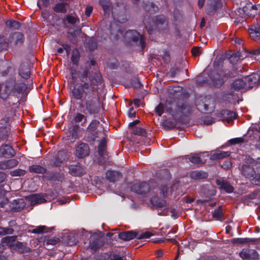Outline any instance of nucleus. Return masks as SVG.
<instances>
[{
	"label": "nucleus",
	"instance_id": "nucleus-22",
	"mask_svg": "<svg viewBox=\"0 0 260 260\" xmlns=\"http://www.w3.org/2000/svg\"><path fill=\"white\" fill-rule=\"evenodd\" d=\"M208 174L202 170H194L191 171L189 177L193 180H202L208 178Z\"/></svg>",
	"mask_w": 260,
	"mask_h": 260
},
{
	"label": "nucleus",
	"instance_id": "nucleus-26",
	"mask_svg": "<svg viewBox=\"0 0 260 260\" xmlns=\"http://www.w3.org/2000/svg\"><path fill=\"white\" fill-rule=\"evenodd\" d=\"M11 211L18 212L22 210L25 206V203L22 199L15 200L12 203Z\"/></svg>",
	"mask_w": 260,
	"mask_h": 260
},
{
	"label": "nucleus",
	"instance_id": "nucleus-58",
	"mask_svg": "<svg viewBox=\"0 0 260 260\" xmlns=\"http://www.w3.org/2000/svg\"><path fill=\"white\" fill-rule=\"evenodd\" d=\"M201 48L199 46L193 47L191 50L192 55L193 57L199 56L202 54Z\"/></svg>",
	"mask_w": 260,
	"mask_h": 260
},
{
	"label": "nucleus",
	"instance_id": "nucleus-10",
	"mask_svg": "<svg viewBox=\"0 0 260 260\" xmlns=\"http://www.w3.org/2000/svg\"><path fill=\"white\" fill-rule=\"evenodd\" d=\"M25 40L24 35L20 32H14L9 35L8 38L9 45L15 46H21L24 43Z\"/></svg>",
	"mask_w": 260,
	"mask_h": 260
},
{
	"label": "nucleus",
	"instance_id": "nucleus-62",
	"mask_svg": "<svg viewBox=\"0 0 260 260\" xmlns=\"http://www.w3.org/2000/svg\"><path fill=\"white\" fill-rule=\"evenodd\" d=\"M153 234L150 232L147 231L144 233H141L139 235L138 234L137 239H148Z\"/></svg>",
	"mask_w": 260,
	"mask_h": 260
},
{
	"label": "nucleus",
	"instance_id": "nucleus-18",
	"mask_svg": "<svg viewBox=\"0 0 260 260\" xmlns=\"http://www.w3.org/2000/svg\"><path fill=\"white\" fill-rule=\"evenodd\" d=\"M215 182L219 186V188L220 190H223L228 193H232L234 191V187L226 180L216 179Z\"/></svg>",
	"mask_w": 260,
	"mask_h": 260
},
{
	"label": "nucleus",
	"instance_id": "nucleus-3",
	"mask_svg": "<svg viewBox=\"0 0 260 260\" xmlns=\"http://www.w3.org/2000/svg\"><path fill=\"white\" fill-rule=\"evenodd\" d=\"M147 19H150L149 17H145L143 23L149 34H154L157 31L160 32H165L168 31V22L165 16H156L155 19L152 20V25L147 21Z\"/></svg>",
	"mask_w": 260,
	"mask_h": 260
},
{
	"label": "nucleus",
	"instance_id": "nucleus-46",
	"mask_svg": "<svg viewBox=\"0 0 260 260\" xmlns=\"http://www.w3.org/2000/svg\"><path fill=\"white\" fill-rule=\"evenodd\" d=\"M26 173V170L17 169L10 171V175L12 177H20L24 176Z\"/></svg>",
	"mask_w": 260,
	"mask_h": 260
},
{
	"label": "nucleus",
	"instance_id": "nucleus-32",
	"mask_svg": "<svg viewBox=\"0 0 260 260\" xmlns=\"http://www.w3.org/2000/svg\"><path fill=\"white\" fill-rule=\"evenodd\" d=\"M107 141L105 138H103L98 146V153L101 157L104 156L106 153Z\"/></svg>",
	"mask_w": 260,
	"mask_h": 260
},
{
	"label": "nucleus",
	"instance_id": "nucleus-12",
	"mask_svg": "<svg viewBox=\"0 0 260 260\" xmlns=\"http://www.w3.org/2000/svg\"><path fill=\"white\" fill-rule=\"evenodd\" d=\"M90 149L88 145L84 143H80L76 147L75 155L80 158L85 157L89 155Z\"/></svg>",
	"mask_w": 260,
	"mask_h": 260
},
{
	"label": "nucleus",
	"instance_id": "nucleus-44",
	"mask_svg": "<svg viewBox=\"0 0 260 260\" xmlns=\"http://www.w3.org/2000/svg\"><path fill=\"white\" fill-rule=\"evenodd\" d=\"M189 161L196 165H200L203 164L202 159H201L199 154L195 153L192 156L188 157Z\"/></svg>",
	"mask_w": 260,
	"mask_h": 260
},
{
	"label": "nucleus",
	"instance_id": "nucleus-7",
	"mask_svg": "<svg viewBox=\"0 0 260 260\" xmlns=\"http://www.w3.org/2000/svg\"><path fill=\"white\" fill-rule=\"evenodd\" d=\"M99 4L102 7L105 14L109 15L112 12L114 19L116 20L118 22L122 23L126 20V18L121 19L119 17L114 14V12L112 11V3L110 0H100L99 1Z\"/></svg>",
	"mask_w": 260,
	"mask_h": 260
},
{
	"label": "nucleus",
	"instance_id": "nucleus-52",
	"mask_svg": "<svg viewBox=\"0 0 260 260\" xmlns=\"http://www.w3.org/2000/svg\"><path fill=\"white\" fill-rule=\"evenodd\" d=\"M165 109H166V105L160 103L154 109L155 113L158 116H161L164 113Z\"/></svg>",
	"mask_w": 260,
	"mask_h": 260
},
{
	"label": "nucleus",
	"instance_id": "nucleus-4",
	"mask_svg": "<svg viewBox=\"0 0 260 260\" xmlns=\"http://www.w3.org/2000/svg\"><path fill=\"white\" fill-rule=\"evenodd\" d=\"M178 98L179 86H170L168 89V96L166 101V109L169 111H170L172 108L179 109Z\"/></svg>",
	"mask_w": 260,
	"mask_h": 260
},
{
	"label": "nucleus",
	"instance_id": "nucleus-9",
	"mask_svg": "<svg viewBox=\"0 0 260 260\" xmlns=\"http://www.w3.org/2000/svg\"><path fill=\"white\" fill-rule=\"evenodd\" d=\"M240 256L244 260H258L259 255L253 249L244 248L239 253Z\"/></svg>",
	"mask_w": 260,
	"mask_h": 260
},
{
	"label": "nucleus",
	"instance_id": "nucleus-14",
	"mask_svg": "<svg viewBox=\"0 0 260 260\" xmlns=\"http://www.w3.org/2000/svg\"><path fill=\"white\" fill-rule=\"evenodd\" d=\"M16 155L14 148L8 144L3 145L0 147V156L5 158H12Z\"/></svg>",
	"mask_w": 260,
	"mask_h": 260
},
{
	"label": "nucleus",
	"instance_id": "nucleus-43",
	"mask_svg": "<svg viewBox=\"0 0 260 260\" xmlns=\"http://www.w3.org/2000/svg\"><path fill=\"white\" fill-rule=\"evenodd\" d=\"M99 124V121L96 119L92 120L87 127V131L89 133L96 131Z\"/></svg>",
	"mask_w": 260,
	"mask_h": 260
},
{
	"label": "nucleus",
	"instance_id": "nucleus-13",
	"mask_svg": "<svg viewBox=\"0 0 260 260\" xmlns=\"http://www.w3.org/2000/svg\"><path fill=\"white\" fill-rule=\"evenodd\" d=\"M191 112V108L189 106H186L183 104L180 105V114L181 113L182 114H180V124L182 123L183 124H188L189 121V115Z\"/></svg>",
	"mask_w": 260,
	"mask_h": 260
},
{
	"label": "nucleus",
	"instance_id": "nucleus-63",
	"mask_svg": "<svg viewBox=\"0 0 260 260\" xmlns=\"http://www.w3.org/2000/svg\"><path fill=\"white\" fill-rule=\"evenodd\" d=\"M60 154L61 153H58L57 155L55 157V160L53 162V166L55 167L60 166L63 161V160L59 157Z\"/></svg>",
	"mask_w": 260,
	"mask_h": 260
},
{
	"label": "nucleus",
	"instance_id": "nucleus-45",
	"mask_svg": "<svg viewBox=\"0 0 260 260\" xmlns=\"http://www.w3.org/2000/svg\"><path fill=\"white\" fill-rule=\"evenodd\" d=\"M6 24L10 28L18 29L21 26V23L14 20H9L6 21Z\"/></svg>",
	"mask_w": 260,
	"mask_h": 260
},
{
	"label": "nucleus",
	"instance_id": "nucleus-23",
	"mask_svg": "<svg viewBox=\"0 0 260 260\" xmlns=\"http://www.w3.org/2000/svg\"><path fill=\"white\" fill-rule=\"evenodd\" d=\"M221 117L226 120L229 122L236 119L237 114L236 112L228 109H223L219 113Z\"/></svg>",
	"mask_w": 260,
	"mask_h": 260
},
{
	"label": "nucleus",
	"instance_id": "nucleus-2",
	"mask_svg": "<svg viewBox=\"0 0 260 260\" xmlns=\"http://www.w3.org/2000/svg\"><path fill=\"white\" fill-rule=\"evenodd\" d=\"M27 88L23 82H17L15 78H11L0 83V98L5 101L4 105L8 113V119L12 118L19 108L20 95Z\"/></svg>",
	"mask_w": 260,
	"mask_h": 260
},
{
	"label": "nucleus",
	"instance_id": "nucleus-36",
	"mask_svg": "<svg viewBox=\"0 0 260 260\" xmlns=\"http://www.w3.org/2000/svg\"><path fill=\"white\" fill-rule=\"evenodd\" d=\"M188 63L186 59H182L180 61V74L181 73H185L186 77H183V80H186L188 77Z\"/></svg>",
	"mask_w": 260,
	"mask_h": 260
},
{
	"label": "nucleus",
	"instance_id": "nucleus-40",
	"mask_svg": "<svg viewBox=\"0 0 260 260\" xmlns=\"http://www.w3.org/2000/svg\"><path fill=\"white\" fill-rule=\"evenodd\" d=\"M52 228H49L45 225H40L37 226L35 229L32 230V233L34 234H43L50 232L52 231Z\"/></svg>",
	"mask_w": 260,
	"mask_h": 260
},
{
	"label": "nucleus",
	"instance_id": "nucleus-20",
	"mask_svg": "<svg viewBox=\"0 0 260 260\" xmlns=\"http://www.w3.org/2000/svg\"><path fill=\"white\" fill-rule=\"evenodd\" d=\"M244 79L246 80V82H247V88H252L258 84L260 77L259 74L253 73L249 76L245 77Z\"/></svg>",
	"mask_w": 260,
	"mask_h": 260
},
{
	"label": "nucleus",
	"instance_id": "nucleus-1",
	"mask_svg": "<svg viewBox=\"0 0 260 260\" xmlns=\"http://www.w3.org/2000/svg\"><path fill=\"white\" fill-rule=\"evenodd\" d=\"M69 70L72 80L75 82L79 78L80 81L72 89L71 98L76 100H84L85 109L89 114L95 115L103 111V103L95 93L98 87L103 82L101 74L96 72L89 75L87 68L82 71L75 68H70Z\"/></svg>",
	"mask_w": 260,
	"mask_h": 260
},
{
	"label": "nucleus",
	"instance_id": "nucleus-19",
	"mask_svg": "<svg viewBox=\"0 0 260 260\" xmlns=\"http://www.w3.org/2000/svg\"><path fill=\"white\" fill-rule=\"evenodd\" d=\"M122 177V174L118 171L108 170L106 172V178L110 182L114 183Z\"/></svg>",
	"mask_w": 260,
	"mask_h": 260
},
{
	"label": "nucleus",
	"instance_id": "nucleus-54",
	"mask_svg": "<svg viewBox=\"0 0 260 260\" xmlns=\"http://www.w3.org/2000/svg\"><path fill=\"white\" fill-rule=\"evenodd\" d=\"M133 133L136 135L145 136L147 134L146 130L143 128L137 127L134 130Z\"/></svg>",
	"mask_w": 260,
	"mask_h": 260
},
{
	"label": "nucleus",
	"instance_id": "nucleus-37",
	"mask_svg": "<svg viewBox=\"0 0 260 260\" xmlns=\"http://www.w3.org/2000/svg\"><path fill=\"white\" fill-rule=\"evenodd\" d=\"M143 9L149 13L153 14L156 12L158 8L153 3L147 2L143 5Z\"/></svg>",
	"mask_w": 260,
	"mask_h": 260
},
{
	"label": "nucleus",
	"instance_id": "nucleus-30",
	"mask_svg": "<svg viewBox=\"0 0 260 260\" xmlns=\"http://www.w3.org/2000/svg\"><path fill=\"white\" fill-rule=\"evenodd\" d=\"M29 172L36 174H44L47 173V169L40 165H31L28 168Z\"/></svg>",
	"mask_w": 260,
	"mask_h": 260
},
{
	"label": "nucleus",
	"instance_id": "nucleus-28",
	"mask_svg": "<svg viewBox=\"0 0 260 260\" xmlns=\"http://www.w3.org/2000/svg\"><path fill=\"white\" fill-rule=\"evenodd\" d=\"M242 173L245 177L251 178L255 175V172L253 167L249 165H244L242 167Z\"/></svg>",
	"mask_w": 260,
	"mask_h": 260
},
{
	"label": "nucleus",
	"instance_id": "nucleus-25",
	"mask_svg": "<svg viewBox=\"0 0 260 260\" xmlns=\"http://www.w3.org/2000/svg\"><path fill=\"white\" fill-rule=\"evenodd\" d=\"M18 164V161L16 159L0 161V169L2 170L11 169L17 166Z\"/></svg>",
	"mask_w": 260,
	"mask_h": 260
},
{
	"label": "nucleus",
	"instance_id": "nucleus-11",
	"mask_svg": "<svg viewBox=\"0 0 260 260\" xmlns=\"http://www.w3.org/2000/svg\"><path fill=\"white\" fill-rule=\"evenodd\" d=\"M132 191L138 194H143L148 193L150 190V187L148 183L143 182L133 185L131 187Z\"/></svg>",
	"mask_w": 260,
	"mask_h": 260
},
{
	"label": "nucleus",
	"instance_id": "nucleus-59",
	"mask_svg": "<svg viewBox=\"0 0 260 260\" xmlns=\"http://www.w3.org/2000/svg\"><path fill=\"white\" fill-rule=\"evenodd\" d=\"M14 232V230L12 228H5L0 227V235H5L7 234H12Z\"/></svg>",
	"mask_w": 260,
	"mask_h": 260
},
{
	"label": "nucleus",
	"instance_id": "nucleus-17",
	"mask_svg": "<svg viewBox=\"0 0 260 260\" xmlns=\"http://www.w3.org/2000/svg\"><path fill=\"white\" fill-rule=\"evenodd\" d=\"M28 200L31 206L46 202V197L42 194H32L28 197Z\"/></svg>",
	"mask_w": 260,
	"mask_h": 260
},
{
	"label": "nucleus",
	"instance_id": "nucleus-8",
	"mask_svg": "<svg viewBox=\"0 0 260 260\" xmlns=\"http://www.w3.org/2000/svg\"><path fill=\"white\" fill-rule=\"evenodd\" d=\"M104 243L102 237L97 234L91 235L89 238V247L93 252L102 247Z\"/></svg>",
	"mask_w": 260,
	"mask_h": 260
},
{
	"label": "nucleus",
	"instance_id": "nucleus-6",
	"mask_svg": "<svg viewBox=\"0 0 260 260\" xmlns=\"http://www.w3.org/2000/svg\"><path fill=\"white\" fill-rule=\"evenodd\" d=\"M124 37L127 42H138L139 45L142 49H143L145 47L146 43L143 36L140 35L136 30H128L126 31Z\"/></svg>",
	"mask_w": 260,
	"mask_h": 260
},
{
	"label": "nucleus",
	"instance_id": "nucleus-27",
	"mask_svg": "<svg viewBox=\"0 0 260 260\" xmlns=\"http://www.w3.org/2000/svg\"><path fill=\"white\" fill-rule=\"evenodd\" d=\"M246 87L247 88V82L244 78L236 79L231 84V88L235 90L238 91Z\"/></svg>",
	"mask_w": 260,
	"mask_h": 260
},
{
	"label": "nucleus",
	"instance_id": "nucleus-50",
	"mask_svg": "<svg viewBox=\"0 0 260 260\" xmlns=\"http://www.w3.org/2000/svg\"><path fill=\"white\" fill-rule=\"evenodd\" d=\"M10 132L6 127L0 128V139L3 140H7Z\"/></svg>",
	"mask_w": 260,
	"mask_h": 260
},
{
	"label": "nucleus",
	"instance_id": "nucleus-39",
	"mask_svg": "<svg viewBox=\"0 0 260 260\" xmlns=\"http://www.w3.org/2000/svg\"><path fill=\"white\" fill-rule=\"evenodd\" d=\"M80 57V55L78 49L77 48L74 49L71 57L72 63L76 66H78Z\"/></svg>",
	"mask_w": 260,
	"mask_h": 260
},
{
	"label": "nucleus",
	"instance_id": "nucleus-42",
	"mask_svg": "<svg viewBox=\"0 0 260 260\" xmlns=\"http://www.w3.org/2000/svg\"><path fill=\"white\" fill-rule=\"evenodd\" d=\"M80 136L79 127L78 126H73L70 133V137L75 140L79 138Z\"/></svg>",
	"mask_w": 260,
	"mask_h": 260
},
{
	"label": "nucleus",
	"instance_id": "nucleus-56",
	"mask_svg": "<svg viewBox=\"0 0 260 260\" xmlns=\"http://www.w3.org/2000/svg\"><path fill=\"white\" fill-rule=\"evenodd\" d=\"M66 19L68 22L70 24L74 25L79 22V18L72 16L70 15H68L66 17Z\"/></svg>",
	"mask_w": 260,
	"mask_h": 260
},
{
	"label": "nucleus",
	"instance_id": "nucleus-49",
	"mask_svg": "<svg viewBox=\"0 0 260 260\" xmlns=\"http://www.w3.org/2000/svg\"><path fill=\"white\" fill-rule=\"evenodd\" d=\"M86 47L90 51H93L97 47V43L95 39L91 38L88 40L86 44Z\"/></svg>",
	"mask_w": 260,
	"mask_h": 260
},
{
	"label": "nucleus",
	"instance_id": "nucleus-60",
	"mask_svg": "<svg viewBox=\"0 0 260 260\" xmlns=\"http://www.w3.org/2000/svg\"><path fill=\"white\" fill-rule=\"evenodd\" d=\"M131 84L135 88H139L141 87V84L138 78L134 77L131 80Z\"/></svg>",
	"mask_w": 260,
	"mask_h": 260
},
{
	"label": "nucleus",
	"instance_id": "nucleus-21",
	"mask_svg": "<svg viewBox=\"0 0 260 260\" xmlns=\"http://www.w3.org/2000/svg\"><path fill=\"white\" fill-rule=\"evenodd\" d=\"M30 69L27 63H22L20 64L19 69V75L24 79L30 77Z\"/></svg>",
	"mask_w": 260,
	"mask_h": 260
},
{
	"label": "nucleus",
	"instance_id": "nucleus-41",
	"mask_svg": "<svg viewBox=\"0 0 260 260\" xmlns=\"http://www.w3.org/2000/svg\"><path fill=\"white\" fill-rule=\"evenodd\" d=\"M151 204L156 207H163L166 202L164 200L159 199L157 197H153L150 200Z\"/></svg>",
	"mask_w": 260,
	"mask_h": 260
},
{
	"label": "nucleus",
	"instance_id": "nucleus-33",
	"mask_svg": "<svg viewBox=\"0 0 260 260\" xmlns=\"http://www.w3.org/2000/svg\"><path fill=\"white\" fill-rule=\"evenodd\" d=\"M69 4L65 2H61L56 4L53 8V10L56 13H66Z\"/></svg>",
	"mask_w": 260,
	"mask_h": 260
},
{
	"label": "nucleus",
	"instance_id": "nucleus-47",
	"mask_svg": "<svg viewBox=\"0 0 260 260\" xmlns=\"http://www.w3.org/2000/svg\"><path fill=\"white\" fill-rule=\"evenodd\" d=\"M208 80L207 77L204 76V73L200 75L196 79V83L199 86H202L208 83Z\"/></svg>",
	"mask_w": 260,
	"mask_h": 260
},
{
	"label": "nucleus",
	"instance_id": "nucleus-48",
	"mask_svg": "<svg viewBox=\"0 0 260 260\" xmlns=\"http://www.w3.org/2000/svg\"><path fill=\"white\" fill-rule=\"evenodd\" d=\"M240 54L239 52L232 53L228 58L230 62L232 64H236L240 58Z\"/></svg>",
	"mask_w": 260,
	"mask_h": 260
},
{
	"label": "nucleus",
	"instance_id": "nucleus-16",
	"mask_svg": "<svg viewBox=\"0 0 260 260\" xmlns=\"http://www.w3.org/2000/svg\"><path fill=\"white\" fill-rule=\"evenodd\" d=\"M208 76L213 85L215 87H220L224 83V80L221 75L217 72H212L208 75Z\"/></svg>",
	"mask_w": 260,
	"mask_h": 260
},
{
	"label": "nucleus",
	"instance_id": "nucleus-61",
	"mask_svg": "<svg viewBox=\"0 0 260 260\" xmlns=\"http://www.w3.org/2000/svg\"><path fill=\"white\" fill-rule=\"evenodd\" d=\"M87 138L89 141H95L96 138L99 137L98 131L89 132Z\"/></svg>",
	"mask_w": 260,
	"mask_h": 260
},
{
	"label": "nucleus",
	"instance_id": "nucleus-24",
	"mask_svg": "<svg viewBox=\"0 0 260 260\" xmlns=\"http://www.w3.org/2000/svg\"><path fill=\"white\" fill-rule=\"evenodd\" d=\"M138 234L133 231L122 232L119 234V238L124 241H130L135 238H137Z\"/></svg>",
	"mask_w": 260,
	"mask_h": 260
},
{
	"label": "nucleus",
	"instance_id": "nucleus-55",
	"mask_svg": "<svg viewBox=\"0 0 260 260\" xmlns=\"http://www.w3.org/2000/svg\"><path fill=\"white\" fill-rule=\"evenodd\" d=\"M83 119H84V123H85L87 120L86 117L83 114L80 113H77L76 116L74 118V120L76 123L80 122Z\"/></svg>",
	"mask_w": 260,
	"mask_h": 260
},
{
	"label": "nucleus",
	"instance_id": "nucleus-57",
	"mask_svg": "<svg viewBox=\"0 0 260 260\" xmlns=\"http://www.w3.org/2000/svg\"><path fill=\"white\" fill-rule=\"evenodd\" d=\"M217 6L214 4H211L208 6L207 9V12L208 15H212L217 10Z\"/></svg>",
	"mask_w": 260,
	"mask_h": 260
},
{
	"label": "nucleus",
	"instance_id": "nucleus-5",
	"mask_svg": "<svg viewBox=\"0 0 260 260\" xmlns=\"http://www.w3.org/2000/svg\"><path fill=\"white\" fill-rule=\"evenodd\" d=\"M166 112L171 116L170 118L164 120L162 122V127L167 130L174 129L177 126L179 123V109L172 108L170 111L166 109Z\"/></svg>",
	"mask_w": 260,
	"mask_h": 260
},
{
	"label": "nucleus",
	"instance_id": "nucleus-31",
	"mask_svg": "<svg viewBox=\"0 0 260 260\" xmlns=\"http://www.w3.org/2000/svg\"><path fill=\"white\" fill-rule=\"evenodd\" d=\"M257 241L256 239L249 238H236L231 240V242L234 244H244L248 243H254Z\"/></svg>",
	"mask_w": 260,
	"mask_h": 260
},
{
	"label": "nucleus",
	"instance_id": "nucleus-35",
	"mask_svg": "<svg viewBox=\"0 0 260 260\" xmlns=\"http://www.w3.org/2000/svg\"><path fill=\"white\" fill-rule=\"evenodd\" d=\"M13 249L19 251L21 253L27 252L30 251V248L27 247L25 244L19 241L15 243Z\"/></svg>",
	"mask_w": 260,
	"mask_h": 260
},
{
	"label": "nucleus",
	"instance_id": "nucleus-38",
	"mask_svg": "<svg viewBox=\"0 0 260 260\" xmlns=\"http://www.w3.org/2000/svg\"><path fill=\"white\" fill-rule=\"evenodd\" d=\"M17 237L15 236H7L2 239V243H5L8 246L13 248L14 247Z\"/></svg>",
	"mask_w": 260,
	"mask_h": 260
},
{
	"label": "nucleus",
	"instance_id": "nucleus-29",
	"mask_svg": "<svg viewBox=\"0 0 260 260\" xmlns=\"http://www.w3.org/2000/svg\"><path fill=\"white\" fill-rule=\"evenodd\" d=\"M231 153L230 151H218L211 155L210 159L212 160L222 159L229 157Z\"/></svg>",
	"mask_w": 260,
	"mask_h": 260
},
{
	"label": "nucleus",
	"instance_id": "nucleus-51",
	"mask_svg": "<svg viewBox=\"0 0 260 260\" xmlns=\"http://www.w3.org/2000/svg\"><path fill=\"white\" fill-rule=\"evenodd\" d=\"M223 213L221 206H219L215 209L213 213V217L217 220H221L222 218Z\"/></svg>",
	"mask_w": 260,
	"mask_h": 260
},
{
	"label": "nucleus",
	"instance_id": "nucleus-34",
	"mask_svg": "<svg viewBox=\"0 0 260 260\" xmlns=\"http://www.w3.org/2000/svg\"><path fill=\"white\" fill-rule=\"evenodd\" d=\"M249 32L252 40H256L260 38V28L258 26H251L249 28Z\"/></svg>",
	"mask_w": 260,
	"mask_h": 260
},
{
	"label": "nucleus",
	"instance_id": "nucleus-53",
	"mask_svg": "<svg viewBox=\"0 0 260 260\" xmlns=\"http://www.w3.org/2000/svg\"><path fill=\"white\" fill-rule=\"evenodd\" d=\"M9 46V43L3 37L0 36V52L3 50H7Z\"/></svg>",
	"mask_w": 260,
	"mask_h": 260
},
{
	"label": "nucleus",
	"instance_id": "nucleus-15",
	"mask_svg": "<svg viewBox=\"0 0 260 260\" xmlns=\"http://www.w3.org/2000/svg\"><path fill=\"white\" fill-rule=\"evenodd\" d=\"M69 173L73 176L81 177L86 173V171L83 166L72 165L69 166Z\"/></svg>",
	"mask_w": 260,
	"mask_h": 260
},
{
	"label": "nucleus",
	"instance_id": "nucleus-64",
	"mask_svg": "<svg viewBox=\"0 0 260 260\" xmlns=\"http://www.w3.org/2000/svg\"><path fill=\"white\" fill-rule=\"evenodd\" d=\"M244 139L242 138H236L230 139L229 140V142L231 144L235 145L243 143L244 142Z\"/></svg>",
	"mask_w": 260,
	"mask_h": 260
}]
</instances>
